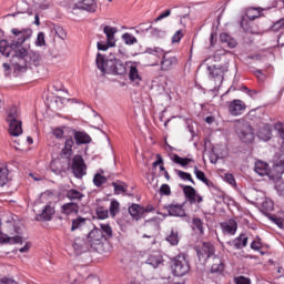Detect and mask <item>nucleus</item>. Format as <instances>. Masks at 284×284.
<instances>
[{"label": "nucleus", "mask_w": 284, "mask_h": 284, "mask_svg": "<svg viewBox=\"0 0 284 284\" xmlns=\"http://www.w3.org/2000/svg\"><path fill=\"white\" fill-rule=\"evenodd\" d=\"M247 105L242 100H233L229 102V112L232 116H241L245 112Z\"/></svg>", "instance_id": "ddd939ff"}, {"label": "nucleus", "mask_w": 284, "mask_h": 284, "mask_svg": "<svg viewBox=\"0 0 284 284\" xmlns=\"http://www.w3.org/2000/svg\"><path fill=\"white\" fill-rule=\"evenodd\" d=\"M71 172L75 179H83L88 174V165L81 155H74L71 162Z\"/></svg>", "instance_id": "6e6552de"}, {"label": "nucleus", "mask_w": 284, "mask_h": 284, "mask_svg": "<svg viewBox=\"0 0 284 284\" xmlns=\"http://www.w3.org/2000/svg\"><path fill=\"white\" fill-rule=\"evenodd\" d=\"M172 270L175 276H185L190 272V263L185 258V254H179L172 261Z\"/></svg>", "instance_id": "0eeeda50"}, {"label": "nucleus", "mask_w": 284, "mask_h": 284, "mask_svg": "<svg viewBox=\"0 0 284 284\" xmlns=\"http://www.w3.org/2000/svg\"><path fill=\"white\" fill-rule=\"evenodd\" d=\"M194 174L199 181H202V183H207V178L205 176V173L201 170H199V166H194Z\"/></svg>", "instance_id": "c03bdc74"}, {"label": "nucleus", "mask_w": 284, "mask_h": 284, "mask_svg": "<svg viewBox=\"0 0 284 284\" xmlns=\"http://www.w3.org/2000/svg\"><path fill=\"white\" fill-rule=\"evenodd\" d=\"M175 174L182 179V181H190L194 185V180L192 179V174L181 171L179 169L174 170Z\"/></svg>", "instance_id": "a19ab883"}, {"label": "nucleus", "mask_w": 284, "mask_h": 284, "mask_svg": "<svg viewBox=\"0 0 284 284\" xmlns=\"http://www.w3.org/2000/svg\"><path fill=\"white\" fill-rule=\"evenodd\" d=\"M112 186L114 187V194H125L128 192V184L125 182H112Z\"/></svg>", "instance_id": "72a5a7b5"}, {"label": "nucleus", "mask_w": 284, "mask_h": 284, "mask_svg": "<svg viewBox=\"0 0 284 284\" xmlns=\"http://www.w3.org/2000/svg\"><path fill=\"white\" fill-rule=\"evenodd\" d=\"M171 160L173 161V163H176L178 165H181L182 168L190 165V163H194L193 159L181 158L178 154L171 155Z\"/></svg>", "instance_id": "c756f323"}, {"label": "nucleus", "mask_w": 284, "mask_h": 284, "mask_svg": "<svg viewBox=\"0 0 284 284\" xmlns=\"http://www.w3.org/2000/svg\"><path fill=\"white\" fill-rule=\"evenodd\" d=\"M63 134H65V132L61 128L53 130V136H55V139H63Z\"/></svg>", "instance_id": "4d7b16f0"}, {"label": "nucleus", "mask_w": 284, "mask_h": 284, "mask_svg": "<svg viewBox=\"0 0 284 284\" xmlns=\"http://www.w3.org/2000/svg\"><path fill=\"white\" fill-rule=\"evenodd\" d=\"M148 52L151 57H156V59H159V57H162L161 70H163L164 72H170V70H174L175 65H179V58H176L175 55H170L168 53L165 54L163 52V49L159 47L150 48L148 49Z\"/></svg>", "instance_id": "20e7f679"}, {"label": "nucleus", "mask_w": 284, "mask_h": 284, "mask_svg": "<svg viewBox=\"0 0 284 284\" xmlns=\"http://www.w3.org/2000/svg\"><path fill=\"white\" fill-rule=\"evenodd\" d=\"M220 41L221 43H226L229 48H236V40L230 37L227 33H221Z\"/></svg>", "instance_id": "f704fd0d"}, {"label": "nucleus", "mask_w": 284, "mask_h": 284, "mask_svg": "<svg viewBox=\"0 0 284 284\" xmlns=\"http://www.w3.org/2000/svg\"><path fill=\"white\" fill-rule=\"evenodd\" d=\"M165 210L169 212L170 216H185L183 204H170L165 206Z\"/></svg>", "instance_id": "412c9836"}, {"label": "nucleus", "mask_w": 284, "mask_h": 284, "mask_svg": "<svg viewBox=\"0 0 284 284\" xmlns=\"http://www.w3.org/2000/svg\"><path fill=\"white\" fill-rule=\"evenodd\" d=\"M277 192L280 196L284 197V182L277 185Z\"/></svg>", "instance_id": "338daca9"}, {"label": "nucleus", "mask_w": 284, "mask_h": 284, "mask_svg": "<svg viewBox=\"0 0 284 284\" xmlns=\"http://www.w3.org/2000/svg\"><path fill=\"white\" fill-rule=\"evenodd\" d=\"M101 241H104L103 233H101L99 227H94L88 235V243L90 247L101 244Z\"/></svg>", "instance_id": "dca6fc26"}, {"label": "nucleus", "mask_w": 284, "mask_h": 284, "mask_svg": "<svg viewBox=\"0 0 284 284\" xmlns=\"http://www.w3.org/2000/svg\"><path fill=\"white\" fill-rule=\"evenodd\" d=\"M244 90L247 92V94H248V97H251V99H256V95L258 94V91L250 90L248 88H244Z\"/></svg>", "instance_id": "680f3d73"}, {"label": "nucleus", "mask_w": 284, "mask_h": 284, "mask_svg": "<svg viewBox=\"0 0 284 284\" xmlns=\"http://www.w3.org/2000/svg\"><path fill=\"white\" fill-rule=\"evenodd\" d=\"M235 284H250V280L245 276H239L234 278Z\"/></svg>", "instance_id": "6e6d98bb"}, {"label": "nucleus", "mask_w": 284, "mask_h": 284, "mask_svg": "<svg viewBox=\"0 0 284 284\" xmlns=\"http://www.w3.org/2000/svg\"><path fill=\"white\" fill-rule=\"evenodd\" d=\"M150 212V210H145V207L139 205V204H132L129 206V214L134 219L135 221H139L143 217V214H146Z\"/></svg>", "instance_id": "f3484780"}, {"label": "nucleus", "mask_w": 284, "mask_h": 284, "mask_svg": "<svg viewBox=\"0 0 284 284\" xmlns=\"http://www.w3.org/2000/svg\"><path fill=\"white\" fill-rule=\"evenodd\" d=\"M156 159L158 160L155 162H153V168H156L158 165H162V163H163V158L161 156V154H158Z\"/></svg>", "instance_id": "69168bd1"}, {"label": "nucleus", "mask_w": 284, "mask_h": 284, "mask_svg": "<svg viewBox=\"0 0 284 284\" xmlns=\"http://www.w3.org/2000/svg\"><path fill=\"white\" fill-rule=\"evenodd\" d=\"M52 216H54V207L47 205L44 206L41 214L37 216L38 221H52Z\"/></svg>", "instance_id": "393cba45"}, {"label": "nucleus", "mask_w": 284, "mask_h": 284, "mask_svg": "<svg viewBox=\"0 0 284 284\" xmlns=\"http://www.w3.org/2000/svg\"><path fill=\"white\" fill-rule=\"evenodd\" d=\"M30 247H32V245L30 243H27L23 247L19 248V252L21 254H26L27 252H30Z\"/></svg>", "instance_id": "e2e57ef3"}, {"label": "nucleus", "mask_w": 284, "mask_h": 284, "mask_svg": "<svg viewBox=\"0 0 284 284\" xmlns=\"http://www.w3.org/2000/svg\"><path fill=\"white\" fill-rule=\"evenodd\" d=\"M6 122L9 125L11 136H21L23 134V122L21 121V110L18 106H10L6 112Z\"/></svg>", "instance_id": "7ed1b4c3"}, {"label": "nucleus", "mask_w": 284, "mask_h": 284, "mask_svg": "<svg viewBox=\"0 0 284 284\" xmlns=\"http://www.w3.org/2000/svg\"><path fill=\"white\" fill-rule=\"evenodd\" d=\"M90 248V243L81 237H77L73 242V250L77 254H83V252H88Z\"/></svg>", "instance_id": "6ab92c4d"}, {"label": "nucleus", "mask_w": 284, "mask_h": 284, "mask_svg": "<svg viewBox=\"0 0 284 284\" xmlns=\"http://www.w3.org/2000/svg\"><path fill=\"white\" fill-rule=\"evenodd\" d=\"M148 30H150L152 37H161V29L152 28V26H150L146 28V31Z\"/></svg>", "instance_id": "bf43d9fd"}, {"label": "nucleus", "mask_w": 284, "mask_h": 284, "mask_svg": "<svg viewBox=\"0 0 284 284\" xmlns=\"http://www.w3.org/2000/svg\"><path fill=\"white\" fill-rule=\"evenodd\" d=\"M246 17L250 19V21H254L261 17V9L258 8H248L246 10Z\"/></svg>", "instance_id": "4c0bfd02"}, {"label": "nucleus", "mask_w": 284, "mask_h": 284, "mask_svg": "<svg viewBox=\"0 0 284 284\" xmlns=\"http://www.w3.org/2000/svg\"><path fill=\"white\" fill-rule=\"evenodd\" d=\"M9 174L8 166L0 164V187H3L8 183Z\"/></svg>", "instance_id": "473e14b6"}, {"label": "nucleus", "mask_w": 284, "mask_h": 284, "mask_svg": "<svg viewBox=\"0 0 284 284\" xmlns=\"http://www.w3.org/2000/svg\"><path fill=\"white\" fill-rule=\"evenodd\" d=\"M108 48H110L108 42H106V44L103 42H98V50H102L103 52H105V50H108Z\"/></svg>", "instance_id": "0e129e2a"}, {"label": "nucleus", "mask_w": 284, "mask_h": 284, "mask_svg": "<svg viewBox=\"0 0 284 284\" xmlns=\"http://www.w3.org/2000/svg\"><path fill=\"white\" fill-rule=\"evenodd\" d=\"M73 134L77 145H83L92 141V138H90V135L85 132L73 131Z\"/></svg>", "instance_id": "5701e85b"}, {"label": "nucleus", "mask_w": 284, "mask_h": 284, "mask_svg": "<svg viewBox=\"0 0 284 284\" xmlns=\"http://www.w3.org/2000/svg\"><path fill=\"white\" fill-rule=\"evenodd\" d=\"M251 250H254L255 252H260V250H263V244L261 243V240H255L251 243Z\"/></svg>", "instance_id": "603ef678"}, {"label": "nucleus", "mask_w": 284, "mask_h": 284, "mask_svg": "<svg viewBox=\"0 0 284 284\" xmlns=\"http://www.w3.org/2000/svg\"><path fill=\"white\" fill-rule=\"evenodd\" d=\"M88 223V219L78 216L77 219L72 220V225H71V232H77V230H81L82 227H85Z\"/></svg>", "instance_id": "cd10ccee"}, {"label": "nucleus", "mask_w": 284, "mask_h": 284, "mask_svg": "<svg viewBox=\"0 0 284 284\" xmlns=\"http://www.w3.org/2000/svg\"><path fill=\"white\" fill-rule=\"evenodd\" d=\"M271 221H273V223H275L276 226L282 229L284 227V217L273 215L271 217Z\"/></svg>", "instance_id": "8fccbe9b"}, {"label": "nucleus", "mask_w": 284, "mask_h": 284, "mask_svg": "<svg viewBox=\"0 0 284 284\" xmlns=\"http://www.w3.org/2000/svg\"><path fill=\"white\" fill-rule=\"evenodd\" d=\"M224 180L226 181V183H229L230 185H236V180L234 179V175L231 173H226L224 175Z\"/></svg>", "instance_id": "5fc2aeb1"}, {"label": "nucleus", "mask_w": 284, "mask_h": 284, "mask_svg": "<svg viewBox=\"0 0 284 284\" xmlns=\"http://www.w3.org/2000/svg\"><path fill=\"white\" fill-rule=\"evenodd\" d=\"M103 32L106 37L108 45H110V48H114V45H116V32H119V29L112 26H104Z\"/></svg>", "instance_id": "2eb2a0df"}, {"label": "nucleus", "mask_w": 284, "mask_h": 284, "mask_svg": "<svg viewBox=\"0 0 284 284\" xmlns=\"http://www.w3.org/2000/svg\"><path fill=\"white\" fill-rule=\"evenodd\" d=\"M248 237L245 234H240L237 237L226 242V247L229 250H243L247 247Z\"/></svg>", "instance_id": "9b49d317"}, {"label": "nucleus", "mask_w": 284, "mask_h": 284, "mask_svg": "<svg viewBox=\"0 0 284 284\" xmlns=\"http://www.w3.org/2000/svg\"><path fill=\"white\" fill-rule=\"evenodd\" d=\"M9 243V245H14L17 243H23V239L19 235L10 237L8 234L0 232V244Z\"/></svg>", "instance_id": "b1692460"}, {"label": "nucleus", "mask_w": 284, "mask_h": 284, "mask_svg": "<svg viewBox=\"0 0 284 284\" xmlns=\"http://www.w3.org/2000/svg\"><path fill=\"white\" fill-rule=\"evenodd\" d=\"M0 284H19V282H17L10 277H2V278H0Z\"/></svg>", "instance_id": "052dcab7"}, {"label": "nucleus", "mask_w": 284, "mask_h": 284, "mask_svg": "<svg viewBox=\"0 0 284 284\" xmlns=\"http://www.w3.org/2000/svg\"><path fill=\"white\" fill-rule=\"evenodd\" d=\"M104 183H108V178L101 175V173H95L93 176V184L95 187H101Z\"/></svg>", "instance_id": "ea45409f"}, {"label": "nucleus", "mask_w": 284, "mask_h": 284, "mask_svg": "<svg viewBox=\"0 0 284 284\" xmlns=\"http://www.w3.org/2000/svg\"><path fill=\"white\" fill-rule=\"evenodd\" d=\"M99 230L103 235L104 241H110V239L114 236V231H112V226H110V224H100Z\"/></svg>", "instance_id": "c85d7f7f"}, {"label": "nucleus", "mask_w": 284, "mask_h": 284, "mask_svg": "<svg viewBox=\"0 0 284 284\" xmlns=\"http://www.w3.org/2000/svg\"><path fill=\"white\" fill-rule=\"evenodd\" d=\"M170 14H172V10L168 9L165 11H163L156 19L155 21H161L163 19H166V17H170Z\"/></svg>", "instance_id": "13d9d810"}, {"label": "nucleus", "mask_w": 284, "mask_h": 284, "mask_svg": "<svg viewBox=\"0 0 284 284\" xmlns=\"http://www.w3.org/2000/svg\"><path fill=\"white\" fill-rule=\"evenodd\" d=\"M129 79L134 83H139L141 81V75L139 74V69H136V67L130 68Z\"/></svg>", "instance_id": "58836bf2"}, {"label": "nucleus", "mask_w": 284, "mask_h": 284, "mask_svg": "<svg viewBox=\"0 0 284 284\" xmlns=\"http://www.w3.org/2000/svg\"><path fill=\"white\" fill-rule=\"evenodd\" d=\"M122 40L124 41L125 45H134V43H138L136 37L128 32L122 34Z\"/></svg>", "instance_id": "79ce46f5"}, {"label": "nucleus", "mask_w": 284, "mask_h": 284, "mask_svg": "<svg viewBox=\"0 0 284 284\" xmlns=\"http://www.w3.org/2000/svg\"><path fill=\"white\" fill-rule=\"evenodd\" d=\"M10 39L11 43L7 40L0 41V53L3 57L10 58V64L3 63L6 77H10V69L13 72H26L28 68H38L41 65V53L36 51H28L23 48V43L32 37V31L30 29H12Z\"/></svg>", "instance_id": "f257e3e1"}, {"label": "nucleus", "mask_w": 284, "mask_h": 284, "mask_svg": "<svg viewBox=\"0 0 284 284\" xmlns=\"http://www.w3.org/2000/svg\"><path fill=\"white\" fill-rule=\"evenodd\" d=\"M280 30H284V18L280 19L272 26L273 32H278Z\"/></svg>", "instance_id": "49530a36"}, {"label": "nucleus", "mask_w": 284, "mask_h": 284, "mask_svg": "<svg viewBox=\"0 0 284 284\" xmlns=\"http://www.w3.org/2000/svg\"><path fill=\"white\" fill-rule=\"evenodd\" d=\"M193 230H196L200 234H203V220L199 217L193 219Z\"/></svg>", "instance_id": "37998d69"}, {"label": "nucleus", "mask_w": 284, "mask_h": 284, "mask_svg": "<svg viewBox=\"0 0 284 284\" xmlns=\"http://www.w3.org/2000/svg\"><path fill=\"white\" fill-rule=\"evenodd\" d=\"M275 130L278 132L281 139H283L282 148L284 149V123L282 122L275 123Z\"/></svg>", "instance_id": "a18cd8bd"}, {"label": "nucleus", "mask_w": 284, "mask_h": 284, "mask_svg": "<svg viewBox=\"0 0 284 284\" xmlns=\"http://www.w3.org/2000/svg\"><path fill=\"white\" fill-rule=\"evenodd\" d=\"M184 196H186L189 203L194 205V203H203V196L196 193V189L191 185H182Z\"/></svg>", "instance_id": "9d476101"}, {"label": "nucleus", "mask_w": 284, "mask_h": 284, "mask_svg": "<svg viewBox=\"0 0 284 284\" xmlns=\"http://www.w3.org/2000/svg\"><path fill=\"white\" fill-rule=\"evenodd\" d=\"M220 227L222 230V234L234 236V234H236V230H239V223L231 219L229 221L222 222Z\"/></svg>", "instance_id": "4468645a"}, {"label": "nucleus", "mask_w": 284, "mask_h": 284, "mask_svg": "<svg viewBox=\"0 0 284 284\" xmlns=\"http://www.w3.org/2000/svg\"><path fill=\"white\" fill-rule=\"evenodd\" d=\"M203 183H204V185H207V187H212V190H216L214 182L206 179V182H203Z\"/></svg>", "instance_id": "774afa93"}, {"label": "nucleus", "mask_w": 284, "mask_h": 284, "mask_svg": "<svg viewBox=\"0 0 284 284\" xmlns=\"http://www.w3.org/2000/svg\"><path fill=\"white\" fill-rule=\"evenodd\" d=\"M230 70L227 62L220 65L207 67L209 79L214 84V90H219L223 85V79H225V72Z\"/></svg>", "instance_id": "39448f33"}, {"label": "nucleus", "mask_w": 284, "mask_h": 284, "mask_svg": "<svg viewBox=\"0 0 284 284\" xmlns=\"http://www.w3.org/2000/svg\"><path fill=\"white\" fill-rule=\"evenodd\" d=\"M72 148H74V140L72 138H68L64 143V148L62 149L63 156H72Z\"/></svg>", "instance_id": "2f4dec72"}, {"label": "nucleus", "mask_w": 284, "mask_h": 284, "mask_svg": "<svg viewBox=\"0 0 284 284\" xmlns=\"http://www.w3.org/2000/svg\"><path fill=\"white\" fill-rule=\"evenodd\" d=\"M257 136L262 141H270V139H272V129H270V125L261 128L257 132Z\"/></svg>", "instance_id": "7c9ffc66"}, {"label": "nucleus", "mask_w": 284, "mask_h": 284, "mask_svg": "<svg viewBox=\"0 0 284 284\" xmlns=\"http://www.w3.org/2000/svg\"><path fill=\"white\" fill-rule=\"evenodd\" d=\"M83 196V193H81L77 189H70L69 191H67V199H69V201H72V203L82 201Z\"/></svg>", "instance_id": "bb28decb"}, {"label": "nucleus", "mask_w": 284, "mask_h": 284, "mask_svg": "<svg viewBox=\"0 0 284 284\" xmlns=\"http://www.w3.org/2000/svg\"><path fill=\"white\" fill-rule=\"evenodd\" d=\"M225 270V264L223 263V258L220 256H213V263L211 265V274H222Z\"/></svg>", "instance_id": "aec40b11"}, {"label": "nucleus", "mask_w": 284, "mask_h": 284, "mask_svg": "<svg viewBox=\"0 0 284 284\" xmlns=\"http://www.w3.org/2000/svg\"><path fill=\"white\" fill-rule=\"evenodd\" d=\"M161 196H170L172 194V189L168 184H162L160 187Z\"/></svg>", "instance_id": "de8ad7c7"}, {"label": "nucleus", "mask_w": 284, "mask_h": 284, "mask_svg": "<svg viewBox=\"0 0 284 284\" xmlns=\"http://www.w3.org/2000/svg\"><path fill=\"white\" fill-rule=\"evenodd\" d=\"M97 214H98L99 219L105 220V219H108L109 212L103 206H99L97 209Z\"/></svg>", "instance_id": "09e8293b"}, {"label": "nucleus", "mask_w": 284, "mask_h": 284, "mask_svg": "<svg viewBox=\"0 0 284 284\" xmlns=\"http://www.w3.org/2000/svg\"><path fill=\"white\" fill-rule=\"evenodd\" d=\"M254 170L260 176H270V164H267L266 162H255Z\"/></svg>", "instance_id": "4be33fe9"}, {"label": "nucleus", "mask_w": 284, "mask_h": 284, "mask_svg": "<svg viewBox=\"0 0 284 284\" xmlns=\"http://www.w3.org/2000/svg\"><path fill=\"white\" fill-rule=\"evenodd\" d=\"M195 251L199 261H203V263H205L210 256H214V245L210 242H204L201 246H196Z\"/></svg>", "instance_id": "1a4fd4ad"}, {"label": "nucleus", "mask_w": 284, "mask_h": 284, "mask_svg": "<svg viewBox=\"0 0 284 284\" xmlns=\"http://www.w3.org/2000/svg\"><path fill=\"white\" fill-rule=\"evenodd\" d=\"M121 210V204L119 203V201L113 200L111 201L110 207H109V214L114 219V216H116L119 214Z\"/></svg>", "instance_id": "e433bc0d"}, {"label": "nucleus", "mask_w": 284, "mask_h": 284, "mask_svg": "<svg viewBox=\"0 0 284 284\" xmlns=\"http://www.w3.org/2000/svg\"><path fill=\"white\" fill-rule=\"evenodd\" d=\"M97 0H81L71 4L72 10H85L87 12H97Z\"/></svg>", "instance_id": "f8f14e48"}, {"label": "nucleus", "mask_w": 284, "mask_h": 284, "mask_svg": "<svg viewBox=\"0 0 284 284\" xmlns=\"http://www.w3.org/2000/svg\"><path fill=\"white\" fill-rule=\"evenodd\" d=\"M181 39H183V31L182 30H178L173 37H172V42L173 43H179L181 41Z\"/></svg>", "instance_id": "864d4df0"}, {"label": "nucleus", "mask_w": 284, "mask_h": 284, "mask_svg": "<svg viewBox=\"0 0 284 284\" xmlns=\"http://www.w3.org/2000/svg\"><path fill=\"white\" fill-rule=\"evenodd\" d=\"M165 241L170 243V245H179V232L172 230L169 235H166Z\"/></svg>", "instance_id": "c9c22d12"}, {"label": "nucleus", "mask_w": 284, "mask_h": 284, "mask_svg": "<svg viewBox=\"0 0 284 284\" xmlns=\"http://www.w3.org/2000/svg\"><path fill=\"white\" fill-rule=\"evenodd\" d=\"M36 45L38 47L45 45V33L43 32L38 33Z\"/></svg>", "instance_id": "3c124183"}, {"label": "nucleus", "mask_w": 284, "mask_h": 284, "mask_svg": "<svg viewBox=\"0 0 284 284\" xmlns=\"http://www.w3.org/2000/svg\"><path fill=\"white\" fill-rule=\"evenodd\" d=\"M61 214L65 216H70L71 214H79V203L78 202H69L61 206Z\"/></svg>", "instance_id": "a211bd4d"}, {"label": "nucleus", "mask_w": 284, "mask_h": 284, "mask_svg": "<svg viewBox=\"0 0 284 284\" xmlns=\"http://www.w3.org/2000/svg\"><path fill=\"white\" fill-rule=\"evenodd\" d=\"M148 265H151L152 267L156 268L163 263V256L160 255L159 252H154L151 255H149L146 260Z\"/></svg>", "instance_id": "a878e982"}, {"label": "nucleus", "mask_w": 284, "mask_h": 284, "mask_svg": "<svg viewBox=\"0 0 284 284\" xmlns=\"http://www.w3.org/2000/svg\"><path fill=\"white\" fill-rule=\"evenodd\" d=\"M97 68L102 74H125V64L116 59L105 60V55L98 53L95 59Z\"/></svg>", "instance_id": "f03ea898"}, {"label": "nucleus", "mask_w": 284, "mask_h": 284, "mask_svg": "<svg viewBox=\"0 0 284 284\" xmlns=\"http://www.w3.org/2000/svg\"><path fill=\"white\" fill-rule=\"evenodd\" d=\"M235 132L242 143H252V141H254V129H252L250 122L245 120H237L235 122Z\"/></svg>", "instance_id": "423d86ee"}]
</instances>
